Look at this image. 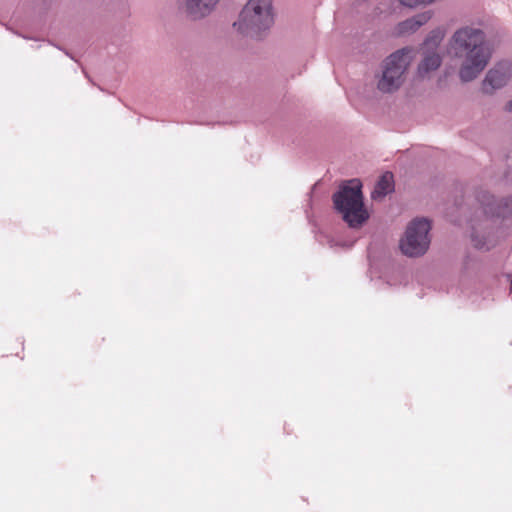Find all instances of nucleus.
Instances as JSON below:
<instances>
[{"label":"nucleus","mask_w":512,"mask_h":512,"mask_svg":"<svg viewBox=\"0 0 512 512\" xmlns=\"http://www.w3.org/2000/svg\"><path fill=\"white\" fill-rule=\"evenodd\" d=\"M505 110L512 112V99L506 103Z\"/></svg>","instance_id":"15"},{"label":"nucleus","mask_w":512,"mask_h":512,"mask_svg":"<svg viewBox=\"0 0 512 512\" xmlns=\"http://www.w3.org/2000/svg\"><path fill=\"white\" fill-rule=\"evenodd\" d=\"M443 37H444V34H443V31L441 29H439V28L438 29H434L426 37L425 45L428 46V47L433 48V50H434L435 48L438 47V45L442 41Z\"/></svg>","instance_id":"12"},{"label":"nucleus","mask_w":512,"mask_h":512,"mask_svg":"<svg viewBox=\"0 0 512 512\" xmlns=\"http://www.w3.org/2000/svg\"><path fill=\"white\" fill-rule=\"evenodd\" d=\"M447 52L453 58L463 59L459 78L462 82H471L486 68L493 49L482 29L464 26L449 39Z\"/></svg>","instance_id":"1"},{"label":"nucleus","mask_w":512,"mask_h":512,"mask_svg":"<svg viewBox=\"0 0 512 512\" xmlns=\"http://www.w3.org/2000/svg\"><path fill=\"white\" fill-rule=\"evenodd\" d=\"M432 15L433 12L431 10H427L400 22L396 28L397 34L405 35L415 32L421 26L426 24L432 18Z\"/></svg>","instance_id":"9"},{"label":"nucleus","mask_w":512,"mask_h":512,"mask_svg":"<svg viewBox=\"0 0 512 512\" xmlns=\"http://www.w3.org/2000/svg\"><path fill=\"white\" fill-rule=\"evenodd\" d=\"M220 0H178L179 9L190 19L200 20L208 16Z\"/></svg>","instance_id":"8"},{"label":"nucleus","mask_w":512,"mask_h":512,"mask_svg":"<svg viewBox=\"0 0 512 512\" xmlns=\"http://www.w3.org/2000/svg\"><path fill=\"white\" fill-rule=\"evenodd\" d=\"M471 241L476 249H489V247L487 246L486 237L483 235H479L475 230H473L471 233Z\"/></svg>","instance_id":"13"},{"label":"nucleus","mask_w":512,"mask_h":512,"mask_svg":"<svg viewBox=\"0 0 512 512\" xmlns=\"http://www.w3.org/2000/svg\"><path fill=\"white\" fill-rule=\"evenodd\" d=\"M431 221L425 217L412 219L401 238L399 247L401 252L408 257L423 256L429 249L431 238Z\"/></svg>","instance_id":"4"},{"label":"nucleus","mask_w":512,"mask_h":512,"mask_svg":"<svg viewBox=\"0 0 512 512\" xmlns=\"http://www.w3.org/2000/svg\"><path fill=\"white\" fill-rule=\"evenodd\" d=\"M400 3L407 7H415L422 4H430L434 2L435 0H399Z\"/></svg>","instance_id":"14"},{"label":"nucleus","mask_w":512,"mask_h":512,"mask_svg":"<svg viewBox=\"0 0 512 512\" xmlns=\"http://www.w3.org/2000/svg\"><path fill=\"white\" fill-rule=\"evenodd\" d=\"M512 76V63L500 61L486 74L482 82V91L485 94H493L495 90L504 87Z\"/></svg>","instance_id":"7"},{"label":"nucleus","mask_w":512,"mask_h":512,"mask_svg":"<svg viewBox=\"0 0 512 512\" xmlns=\"http://www.w3.org/2000/svg\"><path fill=\"white\" fill-rule=\"evenodd\" d=\"M410 63L408 49H400L386 58L383 64L382 76L377 87L383 93H392L400 88L403 75Z\"/></svg>","instance_id":"5"},{"label":"nucleus","mask_w":512,"mask_h":512,"mask_svg":"<svg viewBox=\"0 0 512 512\" xmlns=\"http://www.w3.org/2000/svg\"><path fill=\"white\" fill-rule=\"evenodd\" d=\"M394 190L393 174L391 172H385L382 174L377 181L374 191L372 192V198H382Z\"/></svg>","instance_id":"11"},{"label":"nucleus","mask_w":512,"mask_h":512,"mask_svg":"<svg viewBox=\"0 0 512 512\" xmlns=\"http://www.w3.org/2000/svg\"><path fill=\"white\" fill-rule=\"evenodd\" d=\"M441 63L442 58L435 50H427L424 52L423 59L418 65V72L420 75H425L437 70Z\"/></svg>","instance_id":"10"},{"label":"nucleus","mask_w":512,"mask_h":512,"mask_svg":"<svg viewBox=\"0 0 512 512\" xmlns=\"http://www.w3.org/2000/svg\"><path fill=\"white\" fill-rule=\"evenodd\" d=\"M484 213L490 217L506 219L512 215V197L496 198L488 191L480 190L476 194Z\"/></svg>","instance_id":"6"},{"label":"nucleus","mask_w":512,"mask_h":512,"mask_svg":"<svg viewBox=\"0 0 512 512\" xmlns=\"http://www.w3.org/2000/svg\"><path fill=\"white\" fill-rule=\"evenodd\" d=\"M273 24L272 0H249L233 26L244 36L261 39Z\"/></svg>","instance_id":"3"},{"label":"nucleus","mask_w":512,"mask_h":512,"mask_svg":"<svg viewBox=\"0 0 512 512\" xmlns=\"http://www.w3.org/2000/svg\"><path fill=\"white\" fill-rule=\"evenodd\" d=\"M362 188V182L353 178L343 181L332 195L334 209L352 229L361 228L370 217L365 206Z\"/></svg>","instance_id":"2"}]
</instances>
